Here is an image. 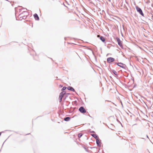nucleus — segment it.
Listing matches in <instances>:
<instances>
[{
  "label": "nucleus",
  "instance_id": "f257e3e1",
  "mask_svg": "<svg viewBox=\"0 0 153 153\" xmlns=\"http://www.w3.org/2000/svg\"><path fill=\"white\" fill-rule=\"evenodd\" d=\"M135 8L137 11L143 16L144 17V14L143 13L142 9L138 6H136Z\"/></svg>",
  "mask_w": 153,
  "mask_h": 153
},
{
  "label": "nucleus",
  "instance_id": "f03ea898",
  "mask_svg": "<svg viewBox=\"0 0 153 153\" xmlns=\"http://www.w3.org/2000/svg\"><path fill=\"white\" fill-rule=\"evenodd\" d=\"M115 64H116L119 66L123 68L124 69H126V65L125 64H123L121 62H117L115 63Z\"/></svg>",
  "mask_w": 153,
  "mask_h": 153
},
{
  "label": "nucleus",
  "instance_id": "7ed1b4c3",
  "mask_svg": "<svg viewBox=\"0 0 153 153\" xmlns=\"http://www.w3.org/2000/svg\"><path fill=\"white\" fill-rule=\"evenodd\" d=\"M107 62L108 63H110L115 61V59L111 57H108L107 59Z\"/></svg>",
  "mask_w": 153,
  "mask_h": 153
},
{
  "label": "nucleus",
  "instance_id": "20e7f679",
  "mask_svg": "<svg viewBox=\"0 0 153 153\" xmlns=\"http://www.w3.org/2000/svg\"><path fill=\"white\" fill-rule=\"evenodd\" d=\"M79 111L82 113H84L86 112V111L84 108L83 106L80 107L79 108Z\"/></svg>",
  "mask_w": 153,
  "mask_h": 153
},
{
  "label": "nucleus",
  "instance_id": "39448f33",
  "mask_svg": "<svg viewBox=\"0 0 153 153\" xmlns=\"http://www.w3.org/2000/svg\"><path fill=\"white\" fill-rule=\"evenodd\" d=\"M101 142V140H99V138L96 140V143L97 146L99 147H100L101 146V144H100Z\"/></svg>",
  "mask_w": 153,
  "mask_h": 153
},
{
  "label": "nucleus",
  "instance_id": "423d86ee",
  "mask_svg": "<svg viewBox=\"0 0 153 153\" xmlns=\"http://www.w3.org/2000/svg\"><path fill=\"white\" fill-rule=\"evenodd\" d=\"M97 37H100V39L101 40V41L103 42H105V38L104 37L102 36H100L99 35H97Z\"/></svg>",
  "mask_w": 153,
  "mask_h": 153
},
{
  "label": "nucleus",
  "instance_id": "0eeeda50",
  "mask_svg": "<svg viewBox=\"0 0 153 153\" xmlns=\"http://www.w3.org/2000/svg\"><path fill=\"white\" fill-rule=\"evenodd\" d=\"M110 70L111 72H112L116 76V78H117V77H118V74L114 70H112L111 69H110Z\"/></svg>",
  "mask_w": 153,
  "mask_h": 153
},
{
  "label": "nucleus",
  "instance_id": "6e6552de",
  "mask_svg": "<svg viewBox=\"0 0 153 153\" xmlns=\"http://www.w3.org/2000/svg\"><path fill=\"white\" fill-rule=\"evenodd\" d=\"M67 89L73 92H75V89L72 87L69 86L68 87Z\"/></svg>",
  "mask_w": 153,
  "mask_h": 153
},
{
  "label": "nucleus",
  "instance_id": "1a4fd4ad",
  "mask_svg": "<svg viewBox=\"0 0 153 153\" xmlns=\"http://www.w3.org/2000/svg\"><path fill=\"white\" fill-rule=\"evenodd\" d=\"M34 17L36 20H39V19L38 16L36 13H35L33 15Z\"/></svg>",
  "mask_w": 153,
  "mask_h": 153
},
{
  "label": "nucleus",
  "instance_id": "9d476101",
  "mask_svg": "<svg viewBox=\"0 0 153 153\" xmlns=\"http://www.w3.org/2000/svg\"><path fill=\"white\" fill-rule=\"evenodd\" d=\"M114 126L113 125V124H111L109 126H108V127L109 128L111 129L112 130H114Z\"/></svg>",
  "mask_w": 153,
  "mask_h": 153
},
{
  "label": "nucleus",
  "instance_id": "9b49d317",
  "mask_svg": "<svg viewBox=\"0 0 153 153\" xmlns=\"http://www.w3.org/2000/svg\"><path fill=\"white\" fill-rule=\"evenodd\" d=\"M66 92L65 91H62L60 93L59 96L62 97H63V96L66 94Z\"/></svg>",
  "mask_w": 153,
  "mask_h": 153
},
{
  "label": "nucleus",
  "instance_id": "f8f14e48",
  "mask_svg": "<svg viewBox=\"0 0 153 153\" xmlns=\"http://www.w3.org/2000/svg\"><path fill=\"white\" fill-rule=\"evenodd\" d=\"M71 118L69 117H66L64 118V120L66 121H68L70 120Z\"/></svg>",
  "mask_w": 153,
  "mask_h": 153
},
{
  "label": "nucleus",
  "instance_id": "ddd939ff",
  "mask_svg": "<svg viewBox=\"0 0 153 153\" xmlns=\"http://www.w3.org/2000/svg\"><path fill=\"white\" fill-rule=\"evenodd\" d=\"M91 135L93 137H94L96 139V140L97 139H98V135L96 134H91Z\"/></svg>",
  "mask_w": 153,
  "mask_h": 153
},
{
  "label": "nucleus",
  "instance_id": "4468645a",
  "mask_svg": "<svg viewBox=\"0 0 153 153\" xmlns=\"http://www.w3.org/2000/svg\"><path fill=\"white\" fill-rule=\"evenodd\" d=\"M118 44L121 48H123V45L121 41L118 42Z\"/></svg>",
  "mask_w": 153,
  "mask_h": 153
},
{
  "label": "nucleus",
  "instance_id": "2eb2a0df",
  "mask_svg": "<svg viewBox=\"0 0 153 153\" xmlns=\"http://www.w3.org/2000/svg\"><path fill=\"white\" fill-rule=\"evenodd\" d=\"M83 135V134L80 133L78 134V136L79 138H80Z\"/></svg>",
  "mask_w": 153,
  "mask_h": 153
},
{
  "label": "nucleus",
  "instance_id": "dca6fc26",
  "mask_svg": "<svg viewBox=\"0 0 153 153\" xmlns=\"http://www.w3.org/2000/svg\"><path fill=\"white\" fill-rule=\"evenodd\" d=\"M67 88V87L65 86H64L61 89L62 91H64Z\"/></svg>",
  "mask_w": 153,
  "mask_h": 153
},
{
  "label": "nucleus",
  "instance_id": "f3484780",
  "mask_svg": "<svg viewBox=\"0 0 153 153\" xmlns=\"http://www.w3.org/2000/svg\"><path fill=\"white\" fill-rule=\"evenodd\" d=\"M116 39L117 42H120V38L118 37H117L116 38Z\"/></svg>",
  "mask_w": 153,
  "mask_h": 153
},
{
  "label": "nucleus",
  "instance_id": "a211bd4d",
  "mask_svg": "<svg viewBox=\"0 0 153 153\" xmlns=\"http://www.w3.org/2000/svg\"><path fill=\"white\" fill-rule=\"evenodd\" d=\"M26 17H27V16H22V19H26Z\"/></svg>",
  "mask_w": 153,
  "mask_h": 153
},
{
  "label": "nucleus",
  "instance_id": "6ab92c4d",
  "mask_svg": "<svg viewBox=\"0 0 153 153\" xmlns=\"http://www.w3.org/2000/svg\"><path fill=\"white\" fill-rule=\"evenodd\" d=\"M63 97L60 96H59V99H61L62 100V98Z\"/></svg>",
  "mask_w": 153,
  "mask_h": 153
},
{
  "label": "nucleus",
  "instance_id": "aec40b11",
  "mask_svg": "<svg viewBox=\"0 0 153 153\" xmlns=\"http://www.w3.org/2000/svg\"><path fill=\"white\" fill-rule=\"evenodd\" d=\"M59 102H61L62 101V100L61 99H59Z\"/></svg>",
  "mask_w": 153,
  "mask_h": 153
},
{
  "label": "nucleus",
  "instance_id": "412c9836",
  "mask_svg": "<svg viewBox=\"0 0 153 153\" xmlns=\"http://www.w3.org/2000/svg\"><path fill=\"white\" fill-rule=\"evenodd\" d=\"M22 16L20 17L19 19H20V20H22Z\"/></svg>",
  "mask_w": 153,
  "mask_h": 153
},
{
  "label": "nucleus",
  "instance_id": "4be33fe9",
  "mask_svg": "<svg viewBox=\"0 0 153 153\" xmlns=\"http://www.w3.org/2000/svg\"><path fill=\"white\" fill-rule=\"evenodd\" d=\"M91 133H95V132L94 131H91Z\"/></svg>",
  "mask_w": 153,
  "mask_h": 153
},
{
  "label": "nucleus",
  "instance_id": "5701e85b",
  "mask_svg": "<svg viewBox=\"0 0 153 153\" xmlns=\"http://www.w3.org/2000/svg\"><path fill=\"white\" fill-rule=\"evenodd\" d=\"M2 132H0V136L1 135V134Z\"/></svg>",
  "mask_w": 153,
  "mask_h": 153
},
{
  "label": "nucleus",
  "instance_id": "b1692460",
  "mask_svg": "<svg viewBox=\"0 0 153 153\" xmlns=\"http://www.w3.org/2000/svg\"><path fill=\"white\" fill-rule=\"evenodd\" d=\"M84 149H85V150H86V149H86V148H85V147H84Z\"/></svg>",
  "mask_w": 153,
  "mask_h": 153
},
{
  "label": "nucleus",
  "instance_id": "393cba45",
  "mask_svg": "<svg viewBox=\"0 0 153 153\" xmlns=\"http://www.w3.org/2000/svg\"><path fill=\"white\" fill-rule=\"evenodd\" d=\"M146 137H147L148 138H149V137H148V136L147 135H146Z\"/></svg>",
  "mask_w": 153,
  "mask_h": 153
},
{
  "label": "nucleus",
  "instance_id": "a878e982",
  "mask_svg": "<svg viewBox=\"0 0 153 153\" xmlns=\"http://www.w3.org/2000/svg\"><path fill=\"white\" fill-rule=\"evenodd\" d=\"M60 87H62V86L61 85H60Z\"/></svg>",
  "mask_w": 153,
  "mask_h": 153
},
{
  "label": "nucleus",
  "instance_id": "bb28decb",
  "mask_svg": "<svg viewBox=\"0 0 153 153\" xmlns=\"http://www.w3.org/2000/svg\"><path fill=\"white\" fill-rule=\"evenodd\" d=\"M26 12V11H23V12L22 13H25V12Z\"/></svg>",
  "mask_w": 153,
  "mask_h": 153
},
{
  "label": "nucleus",
  "instance_id": "cd10ccee",
  "mask_svg": "<svg viewBox=\"0 0 153 153\" xmlns=\"http://www.w3.org/2000/svg\"><path fill=\"white\" fill-rule=\"evenodd\" d=\"M22 14V13H21L20 15H19V16H20V15H21Z\"/></svg>",
  "mask_w": 153,
  "mask_h": 153
},
{
  "label": "nucleus",
  "instance_id": "c85d7f7f",
  "mask_svg": "<svg viewBox=\"0 0 153 153\" xmlns=\"http://www.w3.org/2000/svg\"><path fill=\"white\" fill-rule=\"evenodd\" d=\"M117 121L118 122H120V121H119V120H118L117 119Z\"/></svg>",
  "mask_w": 153,
  "mask_h": 153
},
{
  "label": "nucleus",
  "instance_id": "c756f323",
  "mask_svg": "<svg viewBox=\"0 0 153 153\" xmlns=\"http://www.w3.org/2000/svg\"><path fill=\"white\" fill-rule=\"evenodd\" d=\"M110 77L111 78H112V77L111 76H110Z\"/></svg>",
  "mask_w": 153,
  "mask_h": 153
},
{
  "label": "nucleus",
  "instance_id": "7c9ffc66",
  "mask_svg": "<svg viewBox=\"0 0 153 153\" xmlns=\"http://www.w3.org/2000/svg\"><path fill=\"white\" fill-rule=\"evenodd\" d=\"M88 49H89V50H91V48H89Z\"/></svg>",
  "mask_w": 153,
  "mask_h": 153
},
{
  "label": "nucleus",
  "instance_id": "2f4dec72",
  "mask_svg": "<svg viewBox=\"0 0 153 153\" xmlns=\"http://www.w3.org/2000/svg\"><path fill=\"white\" fill-rule=\"evenodd\" d=\"M74 102H76V101H74Z\"/></svg>",
  "mask_w": 153,
  "mask_h": 153
},
{
  "label": "nucleus",
  "instance_id": "473e14b6",
  "mask_svg": "<svg viewBox=\"0 0 153 153\" xmlns=\"http://www.w3.org/2000/svg\"><path fill=\"white\" fill-rule=\"evenodd\" d=\"M23 9H25L24 8H23ZM25 9H26V10H27V9L26 8H25Z\"/></svg>",
  "mask_w": 153,
  "mask_h": 153
},
{
  "label": "nucleus",
  "instance_id": "72a5a7b5",
  "mask_svg": "<svg viewBox=\"0 0 153 153\" xmlns=\"http://www.w3.org/2000/svg\"><path fill=\"white\" fill-rule=\"evenodd\" d=\"M126 9H127V10H128V8H127V7H126Z\"/></svg>",
  "mask_w": 153,
  "mask_h": 153
},
{
  "label": "nucleus",
  "instance_id": "f704fd0d",
  "mask_svg": "<svg viewBox=\"0 0 153 153\" xmlns=\"http://www.w3.org/2000/svg\"><path fill=\"white\" fill-rule=\"evenodd\" d=\"M89 117H91L90 115H89Z\"/></svg>",
  "mask_w": 153,
  "mask_h": 153
},
{
  "label": "nucleus",
  "instance_id": "c9c22d12",
  "mask_svg": "<svg viewBox=\"0 0 153 153\" xmlns=\"http://www.w3.org/2000/svg\"><path fill=\"white\" fill-rule=\"evenodd\" d=\"M136 125V124H135L134 125Z\"/></svg>",
  "mask_w": 153,
  "mask_h": 153
},
{
  "label": "nucleus",
  "instance_id": "e433bc0d",
  "mask_svg": "<svg viewBox=\"0 0 153 153\" xmlns=\"http://www.w3.org/2000/svg\"><path fill=\"white\" fill-rule=\"evenodd\" d=\"M142 138V139H144V138Z\"/></svg>",
  "mask_w": 153,
  "mask_h": 153
},
{
  "label": "nucleus",
  "instance_id": "4c0bfd02",
  "mask_svg": "<svg viewBox=\"0 0 153 153\" xmlns=\"http://www.w3.org/2000/svg\"><path fill=\"white\" fill-rule=\"evenodd\" d=\"M121 104L122 105L123 104H122V102H121Z\"/></svg>",
  "mask_w": 153,
  "mask_h": 153
},
{
  "label": "nucleus",
  "instance_id": "58836bf2",
  "mask_svg": "<svg viewBox=\"0 0 153 153\" xmlns=\"http://www.w3.org/2000/svg\"><path fill=\"white\" fill-rule=\"evenodd\" d=\"M149 153H150V152H149Z\"/></svg>",
  "mask_w": 153,
  "mask_h": 153
}]
</instances>
